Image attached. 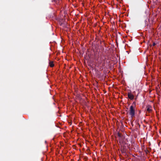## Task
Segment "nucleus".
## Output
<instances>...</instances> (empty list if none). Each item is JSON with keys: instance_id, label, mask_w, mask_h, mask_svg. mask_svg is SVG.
Instances as JSON below:
<instances>
[{"instance_id": "obj_1", "label": "nucleus", "mask_w": 161, "mask_h": 161, "mask_svg": "<svg viewBox=\"0 0 161 161\" xmlns=\"http://www.w3.org/2000/svg\"><path fill=\"white\" fill-rule=\"evenodd\" d=\"M135 108L133 105H131L129 109V114L131 118H132L135 115Z\"/></svg>"}, {"instance_id": "obj_7", "label": "nucleus", "mask_w": 161, "mask_h": 161, "mask_svg": "<svg viewBox=\"0 0 161 161\" xmlns=\"http://www.w3.org/2000/svg\"><path fill=\"white\" fill-rule=\"evenodd\" d=\"M155 45H156V43H155V42H153V46H155Z\"/></svg>"}, {"instance_id": "obj_6", "label": "nucleus", "mask_w": 161, "mask_h": 161, "mask_svg": "<svg viewBox=\"0 0 161 161\" xmlns=\"http://www.w3.org/2000/svg\"><path fill=\"white\" fill-rule=\"evenodd\" d=\"M118 136L119 137H121V136L122 134L121 133H118Z\"/></svg>"}, {"instance_id": "obj_5", "label": "nucleus", "mask_w": 161, "mask_h": 161, "mask_svg": "<svg viewBox=\"0 0 161 161\" xmlns=\"http://www.w3.org/2000/svg\"><path fill=\"white\" fill-rule=\"evenodd\" d=\"M136 102H134L133 103L132 105H133L135 107V106H136Z\"/></svg>"}, {"instance_id": "obj_2", "label": "nucleus", "mask_w": 161, "mask_h": 161, "mask_svg": "<svg viewBox=\"0 0 161 161\" xmlns=\"http://www.w3.org/2000/svg\"><path fill=\"white\" fill-rule=\"evenodd\" d=\"M128 97L130 100L133 99L134 98V95L130 92H128Z\"/></svg>"}, {"instance_id": "obj_3", "label": "nucleus", "mask_w": 161, "mask_h": 161, "mask_svg": "<svg viewBox=\"0 0 161 161\" xmlns=\"http://www.w3.org/2000/svg\"><path fill=\"white\" fill-rule=\"evenodd\" d=\"M152 107L150 105H148L147 107V111L149 112H151Z\"/></svg>"}, {"instance_id": "obj_4", "label": "nucleus", "mask_w": 161, "mask_h": 161, "mask_svg": "<svg viewBox=\"0 0 161 161\" xmlns=\"http://www.w3.org/2000/svg\"><path fill=\"white\" fill-rule=\"evenodd\" d=\"M49 65L51 67H53L54 66V64L53 61H50L49 63Z\"/></svg>"}]
</instances>
